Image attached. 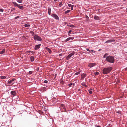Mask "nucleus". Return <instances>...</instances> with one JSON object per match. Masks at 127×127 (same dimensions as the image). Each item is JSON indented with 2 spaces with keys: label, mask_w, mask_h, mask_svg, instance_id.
I'll list each match as a JSON object with an SVG mask.
<instances>
[{
  "label": "nucleus",
  "mask_w": 127,
  "mask_h": 127,
  "mask_svg": "<svg viewBox=\"0 0 127 127\" xmlns=\"http://www.w3.org/2000/svg\"><path fill=\"white\" fill-rule=\"evenodd\" d=\"M125 70H127V67L125 68Z\"/></svg>",
  "instance_id": "obj_46"
},
{
  "label": "nucleus",
  "mask_w": 127,
  "mask_h": 127,
  "mask_svg": "<svg viewBox=\"0 0 127 127\" xmlns=\"http://www.w3.org/2000/svg\"><path fill=\"white\" fill-rule=\"evenodd\" d=\"M108 55V54L105 53V55L103 56V57L105 58L106 57V56Z\"/></svg>",
  "instance_id": "obj_29"
},
{
  "label": "nucleus",
  "mask_w": 127,
  "mask_h": 127,
  "mask_svg": "<svg viewBox=\"0 0 127 127\" xmlns=\"http://www.w3.org/2000/svg\"><path fill=\"white\" fill-rule=\"evenodd\" d=\"M80 90V89H79L78 90V91H79Z\"/></svg>",
  "instance_id": "obj_49"
},
{
  "label": "nucleus",
  "mask_w": 127,
  "mask_h": 127,
  "mask_svg": "<svg viewBox=\"0 0 127 127\" xmlns=\"http://www.w3.org/2000/svg\"><path fill=\"white\" fill-rule=\"evenodd\" d=\"M110 124H109L108 125V126H109H109H110Z\"/></svg>",
  "instance_id": "obj_47"
},
{
  "label": "nucleus",
  "mask_w": 127,
  "mask_h": 127,
  "mask_svg": "<svg viewBox=\"0 0 127 127\" xmlns=\"http://www.w3.org/2000/svg\"><path fill=\"white\" fill-rule=\"evenodd\" d=\"M124 0V1H125L126 0Z\"/></svg>",
  "instance_id": "obj_55"
},
{
  "label": "nucleus",
  "mask_w": 127,
  "mask_h": 127,
  "mask_svg": "<svg viewBox=\"0 0 127 127\" xmlns=\"http://www.w3.org/2000/svg\"><path fill=\"white\" fill-rule=\"evenodd\" d=\"M69 27H71V28H74L75 27V26H74L73 25H70Z\"/></svg>",
  "instance_id": "obj_33"
},
{
  "label": "nucleus",
  "mask_w": 127,
  "mask_h": 127,
  "mask_svg": "<svg viewBox=\"0 0 127 127\" xmlns=\"http://www.w3.org/2000/svg\"><path fill=\"white\" fill-rule=\"evenodd\" d=\"M47 0V1H49V0Z\"/></svg>",
  "instance_id": "obj_54"
},
{
  "label": "nucleus",
  "mask_w": 127,
  "mask_h": 127,
  "mask_svg": "<svg viewBox=\"0 0 127 127\" xmlns=\"http://www.w3.org/2000/svg\"><path fill=\"white\" fill-rule=\"evenodd\" d=\"M58 0H54V1H56Z\"/></svg>",
  "instance_id": "obj_50"
},
{
  "label": "nucleus",
  "mask_w": 127,
  "mask_h": 127,
  "mask_svg": "<svg viewBox=\"0 0 127 127\" xmlns=\"http://www.w3.org/2000/svg\"><path fill=\"white\" fill-rule=\"evenodd\" d=\"M68 6H69V7H73L74 6L73 5H72L71 4H68Z\"/></svg>",
  "instance_id": "obj_24"
},
{
  "label": "nucleus",
  "mask_w": 127,
  "mask_h": 127,
  "mask_svg": "<svg viewBox=\"0 0 127 127\" xmlns=\"http://www.w3.org/2000/svg\"><path fill=\"white\" fill-rule=\"evenodd\" d=\"M19 17H20L19 16H17V17H15V19H17V18H19Z\"/></svg>",
  "instance_id": "obj_40"
},
{
  "label": "nucleus",
  "mask_w": 127,
  "mask_h": 127,
  "mask_svg": "<svg viewBox=\"0 0 127 127\" xmlns=\"http://www.w3.org/2000/svg\"><path fill=\"white\" fill-rule=\"evenodd\" d=\"M96 65V64L95 63H90L89 65L88 66L89 67L91 68L92 67H93L94 66H95Z\"/></svg>",
  "instance_id": "obj_8"
},
{
  "label": "nucleus",
  "mask_w": 127,
  "mask_h": 127,
  "mask_svg": "<svg viewBox=\"0 0 127 127\" xmlns=\"http://www.w3.org/2000/svg\"><path fill=\"white\" fill-rule=\"evenodd\" d=\"M17 7L19 8V9H21L23 10L24 9V7L23 6H21L20 5H18V6Z\"/></svg>",
  "instance_id": "obj_17"
},
{
  "label": "nucleus",
  "mask_w": 127,
  "mask_h": 127,
  "mask_svg": "<svg viewBox=\"0 0 127 127\" xmlns=\"http://www.w3.org/2000/svg\"><path fill=\"white\" fill-rule=\"evenodd\" d=\"M86 18L87 19V21H88L89 20V17L87 15L86 16Z\"/></svg>",
  "instance_id": "obj_27"
},
{
  "label": "nucleus",
  "mask_w": 127,
  "mask_h": 127,
  "mask_svg": "<svg viewBox=\"0 0 127 127\" xmlns=\"http://www.w3.org/2000/svg\"><path fill=\"white\" fill-rule=\"evenodd\" d=\"M70 11V10H67L66 11H65L64 12V13L65 14H66L67 13L69 12Z\"/></svg>",
  "instance_id": "obj_23"
},
{
  "label": "nucleus",
  "mask_w": 127,
  "mask_h": 127,
  "mask_svg": "<svg viewBox=\"0 0 127 127\" xmlns=\"http://www.w3.org/2000/svg\"><path fill=\"white\" fill-rule=\"evenodd\" d=\"M30 33L32 35H34V32L32 31H31L30 32Z\"/></svg>",
  "instance_id": "obj_30"
},
{
  "label": "nucleus",
  "mask_w": 127,
  "mask_h": 127,
  "mask_svg": "<svg viewBox=\"0 0 127 127\" xmlns=\"http://www.w3.org/2000/svg\"><path fill=\"white\" fill-rule=\"evenodd\" d=\"M27 52H28V53H29L30 52V51H27Z\"/></svg>",
  "instance_id": "obj_52"
},
{
  "label": "nucleus",
  "mask_w": 127,
  "mask_h": 127,
  "mask_svg": "<svg viewBox=\"0 0 127 127\" xmlns=\"http://www.w3.org/2000/svg\"><path fill=\"white\" fill-rule=\"evenodd\" d=\"M96 127H100V126H96Z\"/></svg>",
  "instance_id": "obj_51"
},
{
  "label": "nucleus",
  "mask_w": 127,
  "mask_h": 127,
  "mask_svg": "<svg viewBox=\"0 0 127 127\" xmlns=\"http://www.w3.org/2000/svg\"><path fill=\"white\" fill-rule=\"evenodd\" d=\"M41 44H39L36 45L34 47V49L35 50H37L39 49L41 45Z\"/></svg>",
  "instance_id": "obj_5"
},
{
  "label": "nucleus",
  "mask_w": 127,
  "mask_h": 127,
  "mask_svg": "<svg viewBox=\"0 0 127 127\" xmlns=\"http://www.w3.org/2000/svg\"><path fill=\"white\" fill-rule=\"evenodd\" d=\"M107 127H110L109 126H107Z\"/></svg>",
  "instance_id": "obj_56"
},
{
  "label": "nucleus",
  "mask_w": 127,
  "mask_h": 127,
  "mask_svg": "<svg viewBox=\"0 0 127 127\" xmlns=\"http://www.w3.org/2000/svg\"><path fill=\"white\" fill-rule=\"evenodd\" d=\"M116 112L120 114H121V112L119 110H118L117 111H116Z\"/></svg>",
  "instance_id": "obj_31"
},
{
  "label": "nucleus",
  "mask_w": 127,
  "mask_h": 127,
  "mask_svg": "<svg viewBox=\"0 0 127 127\" xmlns=\"http://www.w3.org/2000/svg\"><path fill=\"white\" fill-rule=\"evenodd\" d=\"M86 49L87 50V51H89V52H90V51H91V50H89V49H87H87Z\"/></svg>",
  "instance_id": "obj_42"
},
{
  "label": "nucleus",
  "mask_w": 127,
  "mask_h": 127,
  "mask_svg": "<svg viewBox=\"0 0 127 127\" xmlns=\"http://www.w3.org/2000/svg\"><path fill=\"white\" fill-rule=\"evenodd\" d=\"M80 72H78L75 73V74L76 75H78L80 73Z\"/></svg>",
  "instance_id": "obj_32"
},
{
  "label": "nucleus",
  "mask_w": 127,
  "mask_h": 127,
  "mask_svg": "<svg viewBox=\"0 0 127 127\" xmlns=\"http://www.w3.org/2000/svg\"><path fill=\"white\" fill-rule=\"evenodd\" d=\"M12 3L13 4L14 6L15 7H17L19 5L17 3L13 1Z\"/></svg>",
  "instance_id": "obj_15"
},
{
  "label": "nucleus",
  "mask_w": 127,
  "mask_h": 127,
  "mask_svg": "<svg viewBox=\"0 0 127 127\" xmlns=\"http://www.w3.org/2000/svg\"><path fill=\"white\" fill-rule=\"evenodd\" d=\"M15 10V8H11V11H13L14 10Z\"/></svg>",
  "instance_id": "obj_36"
},
{
  "label": "nucleus",
  "mask_w": 127,
  "mask_h": 127,
  "mask_svg": "<svg viewBox=\"0 0 127 127\" xmlns=\"http://www.w3.org/2000/svg\"><path fill=\"white\" fill-rule=\"evenodd\" d=\"M31 61V62H33L34 60V58L33 56H31L30 57Z\"/></svg>",
  "instance_id": "obj_18"
},
{
  "label": "nucleus",
  "mask_w": 127,
  "mask_h": 127,
  "mask_svg": "<svg viewBox=\"0 0 127 127\" xmlns=\"http://www.w3.org/2000/svg\"><path fill=\"white\" fill-rule=\"evenodd\" d=\"M94 18L95 20H99L100 19V18L98 16L96 15L94 16Z\"/></svg>",
  "instance_id": "obj_14"
},
{
  "label": "nucleus",
  "mask_w": 127,
  "mask_h": 127,
  "mask_svg": "<svg viewBox=\"0 0 127 127\" xmlns=\"http://www.w3.org/2000/svg\"><path fill=\"white\" fill-rule=\"evenodd\" d=\"M73 7H71V10H72L73 9Z\"/></svg>",
  "instance_id": "obj_45"
},
{
  "label": "nucleus",
  "mask_w": 127,
  "mask_h": 127,
  "mask_svg": "<svg viewBox=\"0 0 127 127\" xmlns=\"http://www.w3.org/2000/svg\"><path fill=\"white\" fill-rule=\"evenodd\" d=\"M48 14L50 15L51 14V10L50 8H48Z\"/></svg>",
  "instance_id": "obj_16"
},
{
  "label": "nucleus",
  "mask_w": 127,
  "mask_h": 127,
  "mask_svg": "<svg viewBox=\"0 0 127 127\" xmlns=\"http://www.w3.org/2000/svg\"><path fill=\"white\" fill-rule=\"evenodd\" d=\"M29 73L30 74H32V71H29Z\"/></svg>",
  "instance_id": "obj_39"
},
{
  "label": "nucleus",
  "mask_w": 127,
  "mask_h": 127,
  "mask_svg": "<svg viewBox=\"0 0 127 127\" xmlns=\"http://www.w3.org/2000/svg\"><path fill=\"white\" fill-rule=\"evenodd\" d=\"M62 1L59 4V5L60 6H62Z\"/></svg>",
  "instance_id": "obj_35"
},
{
  "label": "nucleus",
  "mask_w": 127,
  "mask_h": 127,
  "mask_svg": "<svg viewBox=\"0 0 127 127\" xmlns=\"http://www.w3.org/2000/svg\"><path fill=\"white\" fill-rule=\"evenodd\" d=\"M112 68L111 67H109L104 68L103 69V72L104 74H107L109 73L112 70Z\"/></svg>",
  "instance_id": "obj_2"
},
{
  "label": "nucleus",
  "mask_w": 127,
  "mask_h": 127,
  "mask_svg": "<svg viewBox=\"0 0 127 127\" xmlns=\"http://www.w3.org/2000/svg\"><path fill=\"white\" fill-rule=\"evenodd\" d=\"M45 48L46 49V50L49 52V53L51 54V50L49 48L47 47H45Z\"/></svg>",
  "instance_id": "obj_12"
},
{
  "label": "nucleus",
  "mask_w": 127,
  "mask_h": 127,
  "mask_svg": "<svg viewBox=\"0 0 127 127\" xmlns=\"http://www.w3.org/2000/svg\"><path fill=\"white\" fill-rule=\"evenodd\" d=\"M24 26L26 27H28L30 26V25L29 24H25L24 25Z\"/></svg>",
  "instance_id": "obj_26"
},
{
  "label": "nucleus",
  "mask_w": 127,
  "mask_h": 127,
  "mask_svg": "<svg viewBox=\"0 0 127 127\" xmlns=\"http://www.w3.org/2000/svg\"><path fill=\"white\" fill-rule=\"evenodd\" d=\"M74 54L73 53H71L68 55L66 57V59L67 60H68Z\"/></svg>",
  "instance_id": "obj_6"
},
{
  "label": "nucleus",
  "mask_w": 127,
  "mask_h": 127,
  "mask_svg": "<svg viewBox=\"0 0 127 127\" xmlns=\"http://www.w3.org/2000/svg\"><path fill=\"white\" fill-rule=\"evenodd\" d=\"M44 83H47L48 82V81L46 80H45L44 81Z\"/></svg>",
  "instance_id": "obj_38"
},
{
  "label": "nucleus",
  "mask_w": 127,
  "mask_h": 127,
  "mask_svg": "<svg viewBox=\"0 0 127 127\" xmlns=\"http://www.w3.org/2000/svg\"><path fill=\"white\" fill-rule=\"evenodd\" d=\"M62 107L63 108H65L63 104H62L61 105Z\"/></svg>",
  "instance_id": "obj_41"
},
{
  "label": "nucleus",
  "mask_w": 127,
  "mask_h": 127,
  "mask_svg": "<svg viewBox=\"0 0 127 127\" xmlns=\"http://www.w3.org/2000/svg\"><path fill=\"white\" fill-rule=\"evenodd\" d=\"M10 94L11 95L14 96L16 95V92L14 91H12L11 92Z\"/></svg>",
  "instance_id": "obj_11"
},
{
  "label": "nucleus",
  "mask_w": 127,
  "mask_h": 127,
  "mask_svg": "<svg viewBox=\"0 0 127 127\" xmlns=\"http://www.w3.org/2000/svg\"><path fill=\"white\" fill-rule=\"evenodd\" d=\"M6 78L5 76H1L0 77V78L1 79H5Z\"/></svg>",
  "instance_id": "obj_22"
},
{
  "label": "nucleus",
  "mask_w": 127,
  "mask_h": 127,
  "mask_svg": "<svg viewBox=\"0 0 127 127\" xmlns=\"http://www.w3.org/2000/svg\"><path fill=\"white\" fill-rule=\"evenodd\" d=\"M81 85L83 86H84L85 87H87V86L86 85L85 83L84 82H83L82 83H81Z\"/></svg>",
  "instance_id": "obj_21"
},
{
  "label": "nucleus",
  "mask_w": 127,
  "mask_h": 127,
  "mask_svg": "<svg viewBox=\"0 0 127 127\" xmlns=\"http://www.w3.org/2000/svg\"><path fill=\"white\" fill-rule=\"evenodd\" d=\"M51 16L53 17H54L55 19L56 20L59 19V17L56 14H52V15H51Z\"/></svg>",
  "instance_id": "obj_7"
},
{
  "label": "nucleus",
  "mask_w": 127,
  "mask_h": 127,
  "mask_svg": "<svg viewBox=\"0 0 127 127\" xmlns=\"http://www.w3.org/2000/svg\"><path fill=\"white\" fill-rule=\"evenodd\" d=\"M5 52V49H3L2 51H0V54H1L4 53Z\"/></svg>",
  "instance_id": "obj_19"
},
{
  "label": "nucleus",
  "mask_w": 127,
  "mask_h": 127,
  "mask_svg": "<svg viewBox=\"0 0 127 127\" xmlns=\"http://www.w3.org/2000/svg\"><path fill=\"white\" fill-rule=\"evenodd\" d=\"M17 2L19 3H21L22 2V0H17Z\"/></svg>",
  "instance_id": "obj_28"
},
{
  "label": "nucleus",
  "mask_w": 127,
  "mask_h": 127,
  "mask_svg": "<svg viewBox=\"0 0 127 127\" xmlns=\"http://www.w3.org/2000/svg\"><path fill=\"white\" fill-rule=\"evenodd\" d=\"M95 76L98 75L99 74V72H95L94 74Z\"/></svg>",
  "instance_id": "obj_25"
},
{
  "label": "nucleus",
  "mask_w": 127,
  "mask_h": 127,
  "mask_svg": "<svg viewBox=\"0 0 127 127\" xmlns=\"http://www.w3.org/2000/svg\"><path fill=\"white\" fill-rule=\"evenodd\" d=\"M73 37H69L65 39V41L66 42H67L70 40H73Z\"/></svg>",
  "instance_id": "obj_13"
},
{
  "label": "nucleus",
  "mask_w": 127,
  "mask_h": 127,
  "mask_svg": "<svg viewBox=\"0 0 127 127\" xmlns=\"http://www.w3.org/2000/svg\"><path fill=\"white\" fill-rule=\"evenodd\" d=\"M106 60L108 62L111 63H113L114 62V58L111 56H109L107 57Z\"/></svg>",
  "instance_id": "obj_1"
},
{
  "label": "nucleus",
  "mask_w": 127,
  "mask_h": 127,
  "mask_svg": "<svg viewBox=\"0 0 127 127\" xmlns=\"http://www.w3.org/2000/svg\"><path fill=\"white\" fill-rule=\"evenodd\" d=\"M72 32V31L71 30H69L68 31V33H70Z\"/></svg>",
  "instance_id": "obj_43"
},
{
  "label": "nucleus",
  "mask_w": 127,
  "mask_h": 127,
  "mask_svg": "<svg viewBox=\"0 0 127 127\" xmlns=\"http://www.w3.org/2000/svg\"><path fill=\"white\" fill-rule=\"evenodd\" d=\"M101 50V49H99L98 50V51H100V50Z\"/></svg>",
  "instance_id": "obj_53"
},
{
  "label": "nucleus",
  "mask_w": 127,
  "mask_h": 127,
  "mask_svg": "<svg viewBox=\"0 0 127 127\" xmlns=\"http://www.w3.org/2000/svg\"><path fill=\"white\" fill-rule=\"evenodd\" d=\"M126 10H127V8H126Z\"/></svg>",
  "instance_id": "obj_57"
},
{
  "label": "nucleus",
  "mask_w": 127,
  "mask_h": 127,
  "mask_svg": "<svg viewBox=\"0 0 127 127\" xmlns=\"http://www.w3.org/2000/svg\"><path fill=\"white\" fill-rule=\"evenodd\" d=\"M94 51V50H91L90 51V52H93Z\"/></svg>",
  "instance_id": "obj_48"
},
{
  "label": "nucleus",
  "mask_w": 127,
  "mask_h": 127,
  "mask_svg": "<svg viewBox=\"0 0 127 127\" xmlns=\"http://www.w3.org/2000/svg\"><path fill=\"white\" fill-rule=\"evenodd\" d=\"M115 41L114 39H109L106 41L105 42V43H108L112 42H114Z\"/></svg>",
  "instance_id": "obj_10"
},
{
  "label": "nucleus",
  "mask_w": 127,
  "mask_h": 127,
  "mask_svg": "<svg viewBox=\"0 0 127 127\" xmlns=\"http://www.w3.org/2000/svg\"><path fill=\"white\" fill-rule=\"evenodd\" d=\"M3 11V10L2 9H0V12H2Z\"/></svg>",
  "instance_id": "obj_37"
},
{
  "label": "nucleus",
  "mask_w": 127,
  "mask_h": 127,
  "mask_svg": "<svg viewBox=\"0 0 127 127\" xmlns=\"http://www.w3.org/2000/svg\"><path fill=\"white\" fill-rule=\"evenodd\" d=\"M16 80V79H13L10 81H8L7 82V84H13L14 83V82H13L14 81Z\"/></svg>",
  "instance_id": "obj_4"
},
{
  "label": "nucleus",
  "mask_w": 127,
  "mask_h": 127,
  "mask_svg": "<svg viewBox=\"0 0 127 127\" xmlns=\"http://www.w3.org/2000/svg\"><path fill=\"white\" fill-rule=\"evenodd\" d=\"M86 74L85 73H83L81 74V80H83L84 78L86 76Z\"/></svg>",
  "instance_id": "obj_9"
},
{
  "label": "nucleus",
  "mask_w": 127,
  "mask_h": 127,
  "mask_svg": "<svg viewBox=\"0 0 127 127\" xmlns=\"http://www.w3.org/2000/svg\"><path fill=\"white\" fill-rule=\"evenodd\" d=\"M34 39L35 40L41 41L42 40V39L41 38L37 35H34Z\"/></svg>",
  "instance_id": "obj_3"
},
{
  "label": "nucleus",
  "mask_w": 127,
  "mask_h": 127,
  "mask_svg": "<svg viewBox=\"0 0 127 127\" xmlns=\"http://www.w3.org/2000/svg\"><path fill=\"white\" fill-rule=\"evenodd\" d=\"M62 56V54H59V56Z\"/></svg>",
  "instance_id": "obj_44"
},
{
  "label": "nucleus",
  "mask_w": 127,
  "mask_h": 127,
  "mask_svg": "<svg viewBox=\"0 0 127 127\" xmlns=\"http://www.w3.org/2000/svg\"><path fill=\"white\" fill-rule=\"evenodd\" d=\"M92 89H90L88 90V91L90 94H92Z\"/></svg>",
  "instance_id": "obj_20"
},
{
  "label": "nucleus",
  "mask_w": 127,
  "mask_h": 127,
  "mask_svg": "<svg viewBox=\"0 0 127 127\" xmlns=\"http://www.w3.org/2000/svg\"><path fill=\"white\" fill-rule=\"evenodd\" d=\"M72 85V83H71L70 84H68V86L69 87H71V85Z\"/></svg>",
  "instance_id": "obj_34"
}]
</instances>
